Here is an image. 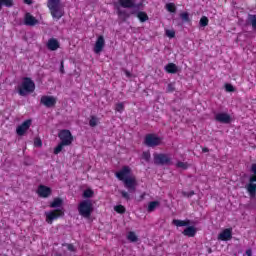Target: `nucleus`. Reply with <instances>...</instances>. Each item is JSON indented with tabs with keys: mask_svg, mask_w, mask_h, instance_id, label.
<instances>
[{
	"mask_svg": "<svg viewBox=\"0 0 256 256\" xmlns=\"http://www.w3.org/2000/svg\"><path fill=\"white\" fill-rule=\"evenodd\" d=\"M132 170L129 166H123L118 172L115 173V177L118 181L124 183L125 189H128L130 193L137 191V178L131 176Z\"/></svg>",
	"mask_w": 256,
	"mask_h": 256,
	"instance_id": "f257e3e1",
	"label": "nucleus"
},
{
	"mask_svg": "<svg viewBox=\"0 0 256 256\" xmlns=\"http://www.w3.org/2000/svg\"><path fill=\"white\" fill-rule=\"evenodd\" d=\"M47 7L53 19H57V21L65 15V11L61 7V0H48Z\"/></svg>",
	"mask_w": 256,
	"mask_h": 256,
	"instance_id": "f03ea898",
	"label": "nucleus"
},
{
	"mask_svg": "<svg viewBox=\"0 0 256 256\" xmlns=\"http://www.w3.org/2000/svg\"><path fill=\"white\" fill-rule=\"evenodd\" d=\"M78 213L84 219H89L93 213V202L91 200H83L78 204Z\"/></svg>",
	"mask_w": 256,
	"mask_h": 256,
	"instance_id": "7ed1b4c3",
	"label": "nucleus"
},
{
	"mask_svg": "<svg viewBox=\"0 0 256 256\" xmlns=\"http://www.w3.org/2000/svg\"><path fill=\"white\" fill-rule=\"evenodd\" d=\"M251 173L253 174L249 177V182L246 184L245 189L253 199V197L256 195V163L251 165Z\"/></svg>",
	"mask_w": 256,
	"mask_h": 256,
	"instance_id": "20e7f679",
	"label": "nucleus"
},
{
	"mask_svg": "<svg viewBox=\"0 0 256 256\" xmlns=\"http://www.w3.org/2000/svg\"><path fill=\"white\" fill-rule=\"evenodd\" d=\"M35 91V82L29 77H25L21 86L18 88V93L21 97H25L27 93H33Z\"/></svg>",
	"mask_w": 256,
	"mask_h": 256,
	"instance_id": "39448f33",
	"label": "nucleus"
},
{
	"mask_svg": "<svg viewBox=\"0 0 256 256\" xmlns=\"http://www.w3.org/2000/svg\"><path fill=\"white\" fill-rule=\"evenodd\" d=\"M58 137L61 141L60 143H62L63 145H66L67 147H69V145L73 143V134H71L70 130H67V129L60 130L58 133Z\"/></svg>",
	"mask_w": 256,
	"mask_h": 256,
	"instance_id": "423d86ee",
	"label": "nucleus"
},
{
	"mask_svg": "<svg viewBox=\"0 0 256 256\" xmlns=\"http://www.w3.org/2000/svg\"><path fill=\"white\" fill-rule=\"evenodd\" d=\"M154 165H171V156L165 153H154Z\"/></svg>",
	"mask_w": 256,
	"mask_h": 256,
	"instance_id": "0eeeda50",
	"label": "nucleus"
},
{
	"mask_svg": "<svg viewBox=\"0 0 256 256\" xmlns=\"http://www.w3.org/2000/svg\"><path fill=\"white\" fill-rule=\"evenodd\" d=\"M63 215H65L63 209L51 210L50 212L46 213V222L49 225H52L53 221L59 219V217H63Z\"/></svg>",
	"mask_w": 256,
	"mask_h": 256,
	"instance_id": "6e6552de",
	"label": "nucleus"
},
{
	"mask_svg": "<svg viewBox=\"0 0 256 256\" xmlns=\"http://www.w3.org/2000/svg\"><path fill=\"white\" fill-rule=\"evenodd\" d=\"M161 141V137L155 134H147L144 139V143L147 147H158V145H161Z\"/></svg>",
	"mask_w": 256,
	"mask_h": 256,
	"instance_id": "1a4fd4ad",
	"label": "nucleus"
},
{
	"mask_svg": "<svg viewBox=\"0 0 256 256\" xmlns=\"http://www.w3.org/2000/svg\"><path fill=\"white\" fill-rule=\"evenodd\" d=\"M40 103L41 105H44V107L51 109V107H55V105H57V98L54 96L44 95L41 97Z\"/></svg>",
	"mask_w": 256,
	"mask_h": 256,
	"instance_id": "9d476101",
	"label": "nucleus"
},
{
	"mask_svg": "<svg viewBox=\"0 0 256 256\" xmlns=\"http://www.w3.org/2000/svg\"><path fill=\"white\" fill-rule=\"evenodd\" d=\"M233 239V228H226L218 234V241H231Z\"/></svg>",
	"mask_w": 256,
	"mask_h": 256,
	"instance_id": "9b49d317",
	"label": "nucleus"
},
{
	"mask_svg": "<svg viewBox=\"0 0 256 256\" xmlns=\"http://www.w3.org/2000/svg\"><path fill=\"white\" fill-rule=\"evenodd\" d=\"M31 127V120L24 121L21 125H19L16 128V133L19 135V137H23L27 131H29V128Z\"/></svg>",
	"mask_w": 256,
	"mask_h": 256,
	"instance_id": "f8f14e48",
	"label": "nucleus"
},
{
	"mask_svg": "<svg viewBox=\"0 0 256 256\" xmlns=\"http://www.w3.org/2000/svg\"><path fill=\"white\" fill-rule=\"evenodd\" d=\"M104 48H105V37L99 36L94 45V53H96V55H99V53H101V51H103Z\"/></svg>",
	"mask_w": 256,
	"mask_h": 256,
	"instance_id": "ddd939ff",
	"label": "nucleus"
},
{
	"mask_svg": "<svg viewBox=\"0 0 256 256\" xmlns=\"http://www.w3.org/2000/svg\"><path fill=\"white\" fill-rule=\"evenodd\" d=\"M51 188L45 185H39L37 189V194L42 197V199H47L51 195Z\"/></svg>",
	"mask_w": 256,
	"mask_h": 256,
	"instance_id": "4468645a",
	"label": "nucleus"
},
{
	"mask_svg": "<svg viewBox=\"0 0 256 256\" xmlns=\"http://www.w3.org/2000/svg\"><path fill=\"white\" fill-rule=\"evenodd\" d=\"M39 23V20L35 18L31 13L27 12L24 16V25H27L28 27H35Z\"/></svg>",
	"mask_w": 256,
	"mask_h": 256,
	"instance_id": "2eb2a0df",
	"label": "nucleus"
},
{
	"mask_svg": "<svg viewBox=\"0 0 256 256\" xmlns=\"http://www.w3.org/2000/svg\"><path fill=\"white\" fill-rule=\"evenodd\" d=\"M215 121H217L218 123H224V124H229L231 123V116L227 113H217L215 115Z\"/></svg>",
	"mask_w": 256,
	"mask_h": 256,
	"instance_id": "dca6fc26",
	"label": "nucleus"
},
{
	"mask_svg": "<svg viewBox=\"0 0 256 256\" xmlns=\"http://www.w3.org/2000/svg\"><path fill=\"white\" fill-rule=\"evenodd\" d=\"M46 47L49 49V51H57V49L61 47V44L56 38H50L46 44Z\"/></svg>",
	"mask_w": 256,
	"mask_h": 256,
	"instance_id": "f3484780",
	"label": "nucleus"
},
{
	"mask_svg": "<svg viewBox=\"0 0 256 256\" xmlns=\"http://www.w3.org/2000/svg\"><path fill=\"white\" fill-rule=\"evenodd\" d=\"M182 235L185 237H195V235H197V229L193 226H188L183 230Z\"/></svg>",
	"mask_w": 256,
	"mask_h": 256,
	"instance_id": "a211bd4d",
	"label": "nucleus"
},
{
	"mask_svg": "<svg viewBox=\"0 0 256 256\" xmlns=\"http://www.w3.org/2000/svg\"><path fill=\"white\" fill-rule=\"evenodd\" d=\"M118 3L123 9H133L135 7V2L133 0H118Z\"/></svg>",
	"mask_w": 256,
	"mask_h": 256,
	"instance_id": "6ab92c4d",
	"label": "nucleus"
},
{
	"mask_svg": "<svg viewBox=\"0 0 256 256\" xmlns=\"http://www.w3.org/2000/svg\"><path fill=\"white\" fill-rule=\"evenodd\" d=\"M166 73L175 74L179 71V68L175 65V63H168L165 66Z\"/></svg>",
	"mask_w": 256,
	"mask_h": 256,
	"instance_id": "aec40b11",
	"label": "nucleus"
},
{
	"mask_svg": "<svg viewBox=\"0 0 256 256\" xmlns=\"http://www.w3.org/2000/svg\"><path fill=\"white\" fill-rule=\"evenodd\" d=\"M172 223L176 227H187L191 224L189 220H179V219H174Z\"/></svg>",
	"mask_w": 256,
	"mask_h": 256,
	"instance_id": "412c9836",
	"label": "nucleus"
},
{
	"mask_svg": "<svg viewBox=\"0 0 256 256\" xmlns=\"http://www.w3.org/2000/svg\"><path fill=\"white\" fill-rule=\"evenodd\" d=\"M137 19L140 21V23H145L146 21H149V15H147V12L139 11L136 14Z\"/></svg>",
	"mask_w": 256,
	"mask_h": 256,
	"instance_id": "4be33fe9",
	"label": "nucleus"
},
{
	"mask_svg": "<svg viewBox=\"0 0 256 256\" xmlns=\"http://www.w3.org/2000/svg\"><path fill=\"white\" fill-rule=\"evenodd\" d=\"M159 205H161V203L159 201L149 202L148 208H147L148 213H153V211H155L157 209V207H159Z\"/></svg>",
	"mask_w": 256,
	"mask_h": 256,
	"instance_id": "5701e85b",
	"label": "nucleus"
},
{
	"mask_svg": "<svg viewBox=\"0 0 256 256\" xmlns=\"http://www.w3.org/2000/svg\"><path fill=\"white\" fill-rule=\"evenodd\" d=\"M62 205H63V200L61 198H54V200L50 203L51 209L61 207Z\"/></svg>",
	"mask_w": 256,
	"mask_h": 256,
	"instance_id": "b1692460",
	"label": "nucleus"
},
{
	"mask_svg": "<svg viewBox=\"0 0 256 256\" xmlns=\"http://www.w3.org/2000/svg\"><path fill=\"white\" fill-rule=\"evenodd\" d=\"M127 239L131 243H137V241H139V238L137 237V234H135V232H133V231L128 232Z\"/></svg>",
	"mask_w": 256,
	"mask_h": 256,
	"instance_id": "393cba45",
	"label": "nucleus"
},
{
	"mask_svg": "<svg viewBox=\"0 0 256 256\" xmlns=\"http://www.w3.org/2000/svg\"><path fill=\"white\" fill-rule=\"evenodd\" d=\"M93 195H95V192L89 188L84 190V192H83L84 199H91V197H93Z\"/></svg>",
	"mask_w": 256,
	"mask_h": 256,
	"instance_id": "a878e982",
	"label": "nucleus"
},
{
	"mask_svg": "<svg viewBox=\"0 0 256 256\" xmlns=\"http://www.w3.org/2000/svg\"><path fill=\"white\" fill-rule=\"evenodd\" d=\"M89 125L91 127H97L99 125V118L97 116H90Z\"/></svg>",
	"mask_w": 256,
	"mask_h": 256,
	"instance_id": "bb28decb",
	"label": "nucleus"
},
{
	"mask_svg": "<svg viewBox=\"0 0 256 256\" xmlns=\"http://www.w3.org/2000/svg\"><path fill=\"white\" fill-rule=\"evenodd\" d=\"M63 147H67L66 144H63V142H60L57 147L54 148V155H59L61 151H63Z\"/></svg>",
	"mask_w": 256,
	"mask_h": 256,
	"instance_id": "cd10ccee",
	"label": "nucleus"
},
{
	"mask_svg": "<svg viewBox=\"0 0 256 256\" xmlns=\"http://www.w3.org/2000/svg\"><path fill=\"white\" fill-rule=\"evenodd\" d=\"M166 9H167V11H169V13H176L177 12V6H175V3L166 4Z\"/></svg>",
	"mask_w": 256,
	"mask_h": 256,
	"instance_id": "c85d7f7f",
	"label": "nucleus"
},
{
	"mask_svg": "<svg viewBox=\"0 0 256 256\" xmlns=\"http://www.w3.org/2000/svg\"><path fill=\"white\" fill-rule=\"evenodd\" d=\"M199 25L200 27H207V25H209V18H207V16H202Z\"/></svg>",
	"mask_w": 256,
	"mask_h": 256,
	"instance_id": "c756f323",
	"label": "nucleus"
},
{
	"mask_svg": "<svg viewBox=\"0 0 256 256\" xmlns=\"http://www.w3.org/2000/svg\"><path fill=\"white\" fill-rule=\"evenodd\" d=\"M114 211H116V213H119L120 215H123V213H125V211L127 210L125 209V206L117 205L114 207Z\"/></svg>",
	"mask_w": 256,
	"mask_h": 256,
	"instance_id": "7c9ffc66",
	"label": "nucleus"
},
{
	"mask_svg": "<svg viewBox=\"0 0 256 256\" xmlns=\"http://www.w3.org/2000/svg\"><path fill=\"white\" fill-rule=\"evenodd\" d=\"M115 111H117L118 113H123V111H125V104H123V102L117 103Z\"/></svg>",
	"mask_w": 256,
	"mask_h": 256,
	"instance_id": "2f4dec72",
	"label": "nucleus"
},
{
	"mask_svg": "<svg viewBox=\"0 0 256 256\" xmlns=\"http://www.w3.org/2000/svg\"><path fill=\"white\" fill-rule=\"evenodd\" d=\"M176 167H178V169H189V164L187 162H182L179 161L176 163Z\"/></svg>",
	"mask_w": 256,
	"mask_h": 256,
	"instance_id": "473e14b6",
	"label": "nucleus"
},
{
	"mask_svg": "<svg viewBox=\"0 0 256 256\" xmlns=\"http://www.w3.org/2000/svg\"><path fill=\"white\" fill-rule=\"evenodd\" d=\"M142 159H144V161H146L147 163H149V161H151V152L149 151H144L142 153Z\"/></svg>",
	"mask_w": 256,
	"mask_h": 256,
	"instance_id": "72a5a7b5",
	"label": "nucleus"
},
{
	"mask_svg": "<svg viewBox=\"0 0 256 256\" xmlns=\"http://www.w3.org/2000/svg\"><path fill=\"white\" fill-rule=\"evenodd\" d=\"M180 17H181L182 21H185V23H189L190 19H189V13L188 12L181 13Z\"/></svg>",
	"mask_w": 256,
	"mask_h": 256,
	"instance_id": "f704fd0d",
	"label": "nucleus"
},
{
	"mask_svg": "<svg viewBox=\"0 0 256 256\" xmlns=\"http://www.w3.org/2000/svg\"><path fill=\"white\" fill-rule=\"evenodd\" d=\"M118 16L119 17H124V19H129V17H130V15H129V13H127V11H125V10H119L118 11Z\"/></svg>",
	"mask_w": 256,
	"mask_h": 256,
	"instance_id": "c9c22d12",
	"label": "nucleus"
},
{
	"mask_svg": "<svg viewBox=\"0 0 256 256\" xmlns=\"http://www.w3.org/2000/svg\"><path fill=\"white\" fill-rule=\"evenodd\" d=\"M249 21H250L253 29H256V15H250L249 16Z\"/></svg>",
	"mask_w": 256,
	"mask_h": 256,
	"instance_id": "e433bc0d",
	"label": "nucleus"
},
{
	"mask_svg": "<svg viewBox=\"0 0 256 256\" xmlns=\"http://www.w3.org/2000/svg\"><path fill=\"white\" fill-rule=\"evenodd\" d=\"M120 193H121V196L123 197V199H125L126 201H129L131 199L129 192L122 190Z\"/></svg>",
	"mask_w": 256,
	"mask_h": 256,
	"instance_id": "4c0bfd02",
	"label": "nucleus"
},
{
	"mask_svg": "<svg viewBox=\"0 0 256 256\" xmlns=\"http://www.w3.org/2000/svg\"><path fill=\"white\" fill-rule=\"evenodd\" d=\"M225 89L228 93H233L235 92V87H233V85L231 84H225Z\"/></svg>",
	"mask_w": 256,
	"mask_h": 256,
	"instance_id": "58836bf2",
	"label": "nucleus"
},
{
	"mask_svg": "<svg viewBox=\"0 0 256 256\" xmlns=\"http://www.w3.org/2000/svg\"><path fill=\"white\" fill-rule=\"evenodd\" d=\"M175 91V84L169 83L167 86V93H173Z\"/></svg>",
	"mask_w": 256,
	"mask_h": 256,
	"instance_id": "ea45409f",
	"label": "nucleus"
},
{
	"mask_svg": "<svg viewBox=\"0 0 256 256\" xmlns=\"http://www.w3.org/2000/svg\"><path fill=\"white\" fill-rule=\"evenodd\" d=\"M42 146H43V142L39 138H36L34 140V147H42Z\"/></svg>",
	"mask_w": 256,
	"mask_h": 256,
	"instance_id": "a19ab883",
	"label": "nucleus"
},
{
	"mask_svg": "<svg viewBox=\"0 0 256 256\" xmlns=\"http://www.w3.org/2000/svg\"><path fill=\"white\" fill-rule=\"evenodd\" d=\"M167 37H170V39H173L175 37V31L173 30H166Z\"/></svg>",
	"mask_w": 256,
	"mask_h": 256,
	"instance_id": "79ce46f5",
	"label": "nucleus"
},
{
	"mask_svg": "<svg viewBox=\"0 0 256 256\" xmlns=\"http://www.w3.org/2000/svg\"><path fill=\"white\" fill-rule=\"evenodd\" d=\"M60 73H65V65H64V61L62 60L61 61V64H60Z\"/></svg>",
	"mask_w": 256,
	"mask_h": 256,
	"instance_id": "37998d69",
	"label": "nucleus"
},
{
	"mask_svg": "<svg viewBox=\"0 0 256 256\" xmlns=\"http://www.w3.org/2000/svg\"><path fill=\"white\" fill-rule=\"evenodd\" d=\"M184 195L186 196V197H193V195H195V191H190L189 193H187V192H184Z\"/></svg>",
	"mask_w": 256,
	"mask_h": 256,
	"instance_id": "c03bdc74",
	"label": "nucleus"
},
{
	"mask_svg": "<svg viewBox=\"0 0 256 256\" xmlns=\"http://www.w3.org/2000/svg\"><path fill=\"white\" fill-rule=\"evenodd\" d=\"M25 5H33V0H23Z\"/></svg>",
	"mask_w": 256,
	"mask_h": 256,
	"instance_id": "a18cd8bd",
	"label": "nucleus"
},
{
	"mask_svg": "<svg viewBox=\"0 0 256 256\" xmlns=\"http://www.w3.org/2000/svg\"><path fill=\"white\" fill-rule=\"evenodd\" d=\"M251 255H253V252L251 251V249L246 250L245 256H251Z\"/></svg>",
	"mask_w": 256,
	"mask_h": 256,
	"instance_id": "49530a36",
	"label": "nucleus"
},
{
	"mask_svg": "<svg viewBox=\"0 0 256 256\" xmlns=\"http://www.w3.org/2000/svg\"><path fill=\"white\" fill-rule=\"evenodd\" d=\"M68 251H75V247L73 246V244L68 245Z\"/></svg>",
	"mask_w": 256,
	"mask_h": 256,
	"instance_id": "de8ad7c7",
	"label": "nucleus"
},
{
	"mask_svg": "<svg viewBox=\"0 0 256 256\" xmlns=\"http://www.w3.org/2000/svg\"><path fill=\"white\" fill-rule=\"evenodd\" d=\"M145 195H146L145 193L141 194L139 201H143V199H145Z\"/></svg>",
	"mask_w": 256,
	"mask_h": 256,
	"instance_id": "09e8293b",
	"label": "nucleus"
},
{
	"mask_svg": "<svg viewBox=\"0 0 256 256\" xmlns=\"http://www.w3.org/2000/svg\"><path fill=\"white\" fill-rule=\"evenodd\" d=\"M125 75H126V77H131V72H129V71H125Z\"/></svg>",
	"mask_w": 256,
	"mask_h": 256,
	"instance_id": "8fccbe9b",
	"label": "nucleus"
},
{
	"mask_svg": "<svg viewBox=\"0 0 256 256\" xmlns=\"http://www.w3.org/2000/svg\"><path fill=\"white\" fill-rule=\"evenodd\" d=\"M202 152H203V153H209V148H203V149H202Z\"/></svg>",
	"mask_w": 256,
	"mask_h": 256,
	"instance_id": "3c124183",
	"label": "nucleus"
},
{
	"mask_svg": "<svg viewBox=\"0 0 256 256\" xmlns=\"http://www.w3.org/2000/svg\"><path fill=\"white\" fill-rule=\"evenodd\" d=\"M56 256H61V255H56Z\"/></svg>",
	"mask_w": 256,
	"mask_h": 256,
	"instance_id": "603ef678",
	"label": "nucleus"
}]
</instances>
